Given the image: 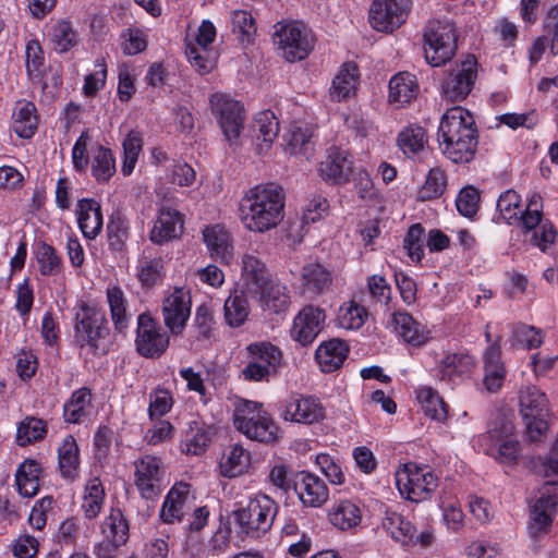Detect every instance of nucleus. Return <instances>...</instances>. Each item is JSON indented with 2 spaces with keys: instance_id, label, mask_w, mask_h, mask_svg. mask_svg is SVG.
Instances as JSON below:
<instances>
[{
  "instance_id": "f257e3e1",
  "label": "nucleus",
  "mask_w": 558,
  "mask_h": 558,
  "mask_svg": "<svg viewBox=\"0 0 558 558\" xmlns=\"http://www.w3.org/2000/svg\"><path fill=\"white\" fill-rule=\"evenodd\" d=\"M520 204V195L513 190H508L499 196L497 209L509 225H517L521 227L524 232L533 231L532 243L545 252L547 247L555 242L557 231L550 221L542 219V196L537 193H533L524 210L521 208Z\"/></svg>"
},
{
  "instance_id": "f03ea898",
  "label": "nucleus",
  "mask_w": 558,
  "mask_h": 558,
  "mask_svg": "<svg viewBox=\"0 0 558 558\" xmlns=\"http://www.w3.org/2000/svg\"><path fill=\"white\" fill-rule=\"evenodd\" d=\"M441 153L454 163L469 162L477 147V130L473 116L462 107L448 109L438 129Z\"/></svg>"
},
{
  "instance_id": "7ed1b4c3",
  "label": "nucleus",
  "mask_w": 558,
  "mask_h": 558,
  "mask_svg": "<svg viewBox=\"0 0 558 558\" xmlns=\"http://www.w3.org/2000/svg\"><path fill=\"white\" fill-rule=\"evenodd\" d=\"M283 189L276 183L260 184L250 189L240 204L241 219L246 229L266 232L276 228L283 219Z\"/></svg>"
},
{
  "instance_id": "20e7f679",
  "label": "nucleus",
  "mask_w": 558,
  "mask_h": 558,
  "mask_svg": "<svg viewBox=\"0 0 558 558\" xmlns=\"http://www.w3.org/2000/svg\"><path fill=\"white\" fill-rule=\"evenodd\" d=\"M233 424L252 440L269 444L278 438L279 427L262 404L254 401L241 399L235 402Z\"/></svg>"
},
{
  "instance_id": "39448f33",
  "label": "nucleus",
  "mask_w": 558,
  "mask_h": 558,
  "mask_svg": "<svg viewBox=\"0 0 558 558\" xmlns=\"http://www.w3.org/2000/svg\"><path fill=\"white\" fill-rule=\"evenodd\" d=\"M277 511L278 505L272 498L257 494L244 507L234 510L233 517L242 534L258 538L271 529Z\"/></svg>"
},
{
  "instance_id": "423d86ee",
  "label": "nucleus",
  "mask_w": 558,
  "mask_h": 558,
  "mask_svg": "<svg viewBox=\"0 0 558 558\" xmlns=\"http://www.w3.org/2000/svg\"><path fill=\"white\" fill-rule=\"evenodd\" d=\"M456 27L450 21L430 20L424 31V56L432 66H440L456 54Z\"/></svg>"
},
{
  "instance_id": "0eeeda50",
  "label": "nucleus",
  "mask_w": 558,
  "mask_h": 558,
  "mask_svg": "<svg viewBox=\"0 0 558 558\" xmlns=\"http://www.w3.org/2000/svg\"><path fill=\"white\" fill-rule=\"evenodd\" d=\"M274 44L289 62L305 59L313 49L311 32L296 21L278 22L275 26Z\"/></svg>"
},
{
  "instance_id": "6e6552de",
  "label": "nucleus",
  "mask_w": 558,
  "mask_h": 558,
  "mask_svg": "<svg viewBox=\"0 0 558 558\" xmlns=\"http://www.w3.org/2000/svg\"><path fill=\"white\" fill-rule=\"evenodd\" d=\"M210 109L217 118L226 141L232 149L242 145L240 135L244 126V108L240 101L221 93H215L209 98Z\"/></svg>"
},
{
  "instance_id": "1a4fd4ad",
  "label": "nucleus",
  "mask_w": 558,
  "mask_h": 558,
  "mask_svg": "<svg viewBox=\"0 0 558 558\" xmlns=\"http://www.w3.org/2000/svg\"><path fill=\"white\" fill-rule=\"evenodd\" d=\"M109 336L105 312L96 306L82 303L75 314L74 338L80 347H88L95 353L100 340Z\"/></svg>"
},
{
  "instance_id": "9d476101",
  "label": "nucleus",
  "mask_w": 558,
  "mask_h": 558,
  "mask_svg": "<svg viewBox=\"0 0 558 558\" xmlns=\"http://www.w3.org/2000/svg\"><path fill=\"white\" fill-rule=\"evenodd\" d=\"M396 483L402 495L411 501L418 502L430 497L438 486V478L427 468L408 463L396 474Z\"/></svg>"
},
{
  "instance_id": "9b49d317",
  "label": "nucleus",
  "mask_w": 558,
  "mask_h": 558,
  "mask_svg": "<svg viewBox=\"0 0 558 558\" xmlns=\"http://www.w3.org/2000/svg\"><path fill=\"white\" fill-rule=\"evenodd\" d=\"M476 65L473 56L454 63L442 80L441 96L451 102L463 100L474 86L477 76Z\"/></svg>"
},
{
  "instance_id": "f8f14e48",
  "label": "nucleus",
  "mask_w": 558,
  "mask_h": 558,
  "mask_svg": "<svg viewBox=\"0 0 558 558\" xmlns=\"http://www.w3.org/2000/svg\"><path fill=\"white\" fill-rule=\"evenodd\" d=\"M135 345L137 352L149 359H157L169 347V337L147 314L137 317Z\"/></svg>"
},
{
  "instance_id": "ddd939ff",
  "label": "nucleus",
  "mask_w": 558,
  "mask_h": 558,
  "mask_svg": "<svg viewBox=\"0 0 558 558\" xmlns=\"http://www.w3.org/2000/svg\"><path fill=\"white\" fill-rule=\"evenodd\" d=\"M409 2V0H374L369 8L371 25L378 32H393L405 22Z\"/></svg>"
},
{
  "instance_id": "4468645a",
  "label": "nucleus",
  "mask_w": 558,
  "mask_h": 558,
  "mask_svg": "<svg viewBox=\"0 0 558 558\" xmlns=\"http://www.w3.org/2000/svg\"><path fill=\"white\" fill-rule=\"evenodd\" d=\"M325 413V408L318 399L310 396H291L281 407V417L284 421L306 425L320 422Z\"/></svg>"
},
{
  "instance_id": "2eb2a0df",
  "label": "nucleus",
  "mask_w": 558,
  "mask_h": 558,
  "mask_svg": "<svg viewBox=\"0 0 558 558\" xmlns=\"http://www.w3.org/2000/svg\"><path fill=\"white\" fill-rule=\"evenodd\" d=\"M190 314V294L181 288H175L162 303V316L166 327L172 335L182 333Z\"/></svg>"
},
{
  "instance_id": "dca6fc26",
  "label": "nucleus",
  "mask_w": 558,
  "mask_h": 558,
  "mask_svg": "<svg viewBox=\"0 0 558 558\" xmlns=\"http://www.w3.org/2000/svg\"><path fill=\"white\" fill-rule=\"evenodd\" d=\"M161 462L157 457L145 456L135 462V485L145 499L161 493Z\"/></svg>"
},
{
  "instance_id": "f3484780",
  "label": "nucleus",
  "mask_w": 558,
  "mask_h": 558,
  "mask_svg": "<svg viewBox=\"0 0 558 558\" xmlns=\"http://www.w3.org/2000/svg\"><path fill=\"white\" fill-rule=\"evenodd\" d=\"M326 314L323 310L307 305L294 317L292 338L302 345L311 344L324 328Z\"/></svg>"
},
{
  "instance_id": "a211bd4d",
  "label": "nucleus",
  "mask_w": 558,
  "mask_h": 558,
  "mask_svg": "<svg viewBox=\"0 0 558 558\" xmlns=\"http://www.w3.org/2000/svg\"><path fill=\"white\" fill-rule=\"evenodd\" d=\"M250 294L255 298L264 312L281 314L288 311L291 296L288 287L270 278Z\"/></svg>"
},
{
  "instance_id": "6ab92c4d",
  "label": "nucleus",
  "mask_w": 558,
  "mask_h": 558,
  "mask_svg": "<svg viewBox=\"0 0 558 558\" xmlns=\"http://www.w3.org/2000/svg\"><path fill=\"white\" fill-rule=\"evenodd\" d=\"M353 157L347 150L332 148L319 165V174L324 180L336 184H345L353 173Z\"/></svg>"
},
{
  "instance_id": "aec40b11",
  "label": "nucleus",
  "mask_w": 558,
  "mask_h": 558,
  "mask_svg": "<svg viewBox=\"0 0 558 558\" xmlns=\"http://www.w3.org/2000/svg\"><path fill=\"white\" fill-rule=\"evenodd\" d=\"M293 489L303 505L308 507H320L329 496L325 482L319 476L304 471L295 475Z\"/></svg>"
},
{
  "instance_id": "412c9836",
  "label": "nucleus",
  "mask_w": 558,
  "mask_h": 558,
  "mask_svg": "<svg viewBox=\"0 0 558 558\" xmlns=\"http://www.w3.org/2000/svg\"><path fill=\"white\" fill-rule=\"evenodd\" d=\"M483 362L484 387L488 392H496L501 388L506 377V368L501 360L499 339L487 347L483 355Z\"/></svg>"
},
{
  "instance_id": "4be33fe9",
  "label": "nucleus",
  "mask_w": 558,
  "mask_h": 558,
  "mask_svg": "<svg viewBox=\"0 0 558 558\" xmlns=\"http://www.w3.org/2000/svg\"><path fill=\"white\" fill-rule=\"evenodd\" d=\"M202 233L209 256L228 264L233 256V245L227 229L221 225L206 226Z\"/></svg>"
},
{
  "instance_id": "5701e85b",
  "label": "nucleus",
  "mask_w": 558,
  "mask_h": 558,
  "mask_svg": "<svg viewBox=\"0 0 558 558\" xmlns=\"http://www.w3.org/2000/svg\"><path fill=\"white\" fill-rule=\"evenodd\" d=\"M182 215L172 208L162 207L149 232V239L156 244L168 242L182 233Z\"/></svg>"
},
{
  "instance_id": "b1692460",
  "label": "nucleus",
  "mask_w": 558,
  "mask_h": 558,
  "mask_svg": "<svg viewBox=\"0 0 558 558\" xmlns=\"http://www.w3.org/2000/svg\"><path fill=\"white\" fill-rule=\"evenodd\" d=\"M390 324L395 332L408 344L420 347L428 340L424 326L407 312L392 313Z\"/></svg>"
},
{
  "instance_id": "393cba45",
  "label": "nucleus",
  "mask_w": 558,
  "mask_h": 558,
  "mask_svg": "<svg viewBox=\"0 0 558 558\" xmlns=\"http://www.w3.org/2000/svg\"><path fill=\"white\" fill-rule=\"evenodd\" d=\"M78 227L87 239H95L102 228L101 207L93 198L80 199L76 207Z\"/></svg>"
},
{
  "instance_id": "a878e982",
  "label": "nucleus",
  "mask_w": 558,
  "mask_h": 558,
  "mask_svg": "<svg viewBox=\"0 0 558 558\" xmlns=\"http://www.w3.org/2000/svg\"><path fill=\"white\" fill-rule=\"evenodd\" d=\"M258 154L267 151L279 134V122L271 111L259 112L252 125Z\"/></svg>"
},
{
  "instance_id": "bb28decb",
  "label": "nucleus",
  "mask_w": 558,
  "mask_h": 558,
  "mask_svg": "<svg viewBox=\"0 0 558 558\" xmlns=\"http://www.w3.org/2000/svg\"><path fill=\"white\" fill-rule=\"evenodd\" d=\"M381 526L386 533L402 546L414 545V525L396 510L387 509L384 512Z\"/></svg>"
},
{
  "instance_id": "cd10ccee",
  "label": "nucleus",
  "mask_w": 558,
  "mask_h": 558,
  "mask_svg": "<svg viewBox=\"0 0 558 558\" xmlns=\"http://www.w3.org/2000/svg\"><path fill=\"white\" fill-rule=\"evenodd\" d=\"M349 353L348 344L340 339H331L322 343L315 357L324 373H331L340 368Z\"/></svg>"
},
{
  "instance_id": "c85d7f7f",
  "label": "nucleus",
  "mask_w": 558,
  "mask_h": 558,
  "mask_svg": "<svg viewBox=\"0 0 558 558\" xmlns=\"http://www.w3.org/2000/svg\"><path fill=\"white\" fill-rule=\"evenodd\" d=\"M328 210L329 203L325 197L318 196L313 198L304 210L302 219L290 222L287 233L288 239L291 240L292 243L301 242L304 236L303 225L318 221L328 215Z\"/></svg>"
},
{
  "instance_id": "c756f323",
  "label": "nucleus",
  "mask_w": 558,
  "mask_h": 558,
  "mask_svg": "<svg viewBox=\"0 0 558 558\" xmlns=\"http://www.w3.org/2000/svg\"><path fill=\"white\" fill-rule=\"evenodd\" d=\"M58 466L60 474L68 481H74L80 472V450L75 438L68 435L58 447Z\"/></svg>"
},
{
  "instance_id": "7c9ffc66",
  "label": "nucleus",
  "mask_w": 558,
  "mask_h": 558,
  "mask_svg": "<svg viewBox=\"0 0 558 558\" xmlns=\"http://www.w3.org/2000/svg\"><path fill=\"white\" fill-rule=\"evenodd\" d=\"M106 296L114 329L118 332H123L129 327L132 317L128 312L125 294L119 286L109 284Z\"/></svg>"
},
{
  "instance_id": "2f4dec72",
  "label": "nucleus",
  "mask_w": 558,
  "mask_h": 558,
  "mask_svg": "<svg viewBox=\"0 0 558 558\" xmlns=\"http://www.w3.org/2000/svg\"><path fill=\"white\" fill-rule=\"evenodd\" d=\"M245 350L247 360L269 367V369L276 373L279 372L283 360V354L279 347L269 341H256L250 343Z\"/></svg>"
},
{
  "instance_id": "473e14b6",
  "label": "nucleus",
  "mask_w": 558,
  "mask_h": 558,
  "mask_svg": "<svg viewBox=\"0 0 558 558\" xmlns=\"http://www.w3.org/2000/svg\"><path fill=\"white\" fill-rule=\"evenodd\" d=\"M330 523L341 531H349L360 525L362 512L351 500H340L332 505L328 512Z\"/></svg>"
},
{
  "instance_id": "72a5a7b5",
  "label": "nucleus",
  "mask_w": 558,
  "mask_h": 558,
  "mask_svg": "<svg viewBox=\"0 0 558 558\" xmlns=\"http://www.w3.org/2000/svg\"><path fill=\"white\" fill-rule=\"evenodd\" d=\"M475 367V359L464 352L447 354L438 364L441 379L454 381L469 375Z\"/></svg>"
},
{
  "instance_id": "f704fd0d",
  "label": "nucleus",
  "mask_w": 558,
  "mask_h": 558,
  "mask_svg": "<svg viewBox=\"0 0 558 558\" xmlns=\"http://www.w3.org/2000/svg\"><path fill=\"white\" fill-rule=\"evenodd\" d=\"M35 105L31 101L19 100L12 113V126L22 138H31L37 130Z\"/></svg>"
},
{
  "instance_id": "c9c22d12",
  "label": "nucleus",
  "mask_w": 558,
  "mask_h": 558,
  "mask_svg": "<svg viewBox=\"0 0 558 558\" xmlns=\"http://www.w3.org/2000/svg\"><path fill=\"white\" fill-rule=\"evenodd\" d=\"M357 68L353 63H344L335 76L329 94L332 100L342 101L355 93Z\"/></svg>"
},
{
  "instance_id": "e433bc0d",
  "label": "nucleus",
  "mask_w": 558,
  "mask_h": 558,
  "mask_svg": "<svg viewBox=\"0 0 558 558\" xmlns=\"http://www.w3.org/2000/svg\"><path fill=\"white\" fill-rule=\"evenodd\" d=\"M210 438V429L204 423L192 421L181 442V450L186 454H202L206 451Z\"/></svg>"
},
{
  "instance_id": "4c0bfd02",
  "label": "nucleus",
  "mask_w": 558,
  "mask_h": 558,
  "mask_svg": "<svg viewBox=\"0 0 558 558\" xmlns=\"http://www.w3.org/2000/svg\"><path fill=\"white\" fill-rule=\"evenodd\" d=\"M187 494L189 486L185 484L175 485L170 489L160 510V518L165 523L182 520Z\"/></svg>"
},
{
  "instance_id": "58836bf2",
  "label": "nucleus",
  "mask_w": 558,
  "mask_h": 558,
  "mask_svg": "<svg viewBox=\"0 0 558 558\" xmlns=\"http://www.w3.org/2000/svg\"><path fill=\"white\" fill-rule=\"evenodd\" d=\"M418 85L413 74L401 72L389 81V101L409 104L416 97Z\"/></svg>"
},
{
  "instance_id": "ea45409f",
  "label": "nucleus",
  "mask_w": 558,
  "mask_h": 558,
  "mask_svg": "<svg viewBox=\"0 0 558 558\" xmlns=\"http://www.w3.org/2000/svg\"><path fill=\"white\" fill-rule=\"evenodd\" d=\"M302 281L303 288L307 292L318 295L330 287L332 278L325 266L318 263H310L303 267Z\"/></svg>"
},
{
  "instance_id": "a19ab883",
  "label": "nucleus",
  "mask_w": 558,
  "mask_h": 558,
  "mask_svg": "<svg viewBox=\"0 0 558 558\" xmlns=\"http://www.w3.org/2000/svg\"><path fill=\"white\" fill-rule=\"evenodd\" d=\"M40 466L35 460H25L17 469L15 483L23 497H34L39 488Z\"/></svg>"
},
{
  "instance_id": "79ce46f5",
  "label": "nucleus",
  "mask_w": 558,
  "mask_h": 558,
  "mask_svg": "<svg viewBox=\"0 0 558 558\" xmlns=\"http://www.w3.org/2000/svg\"><path fill=\"white\" fill-rule=\"evenodd\" d=\"M223 311L225 320L228 326L232 328L242 326L246 322L251 312L248 301L244 292H232L225 301Z\"/></svg>"
},
{
  "instance_id": "37998d69",
  "label": "nucleus",
  "mask_w": 558,
  "mask_h": 558,
  "mask_svg": "<svg viewBox=\"0 0 558 558\" xmlns=\"http://www.w3.org/2000/svg\"><path fill=\"white\" fill-rule=\"evenodd\" d=\"M92 402L89 389L80 388L75 390L70 400L63 407V416L68 423H81L88 414Z\"/></svg>"
},
{
  "instance_id": "c03bdc74",
  "label": "nucleus",
  "mask_w": 558,
  "mask_h": 558,
  "mask_svg": "<svg viewBox=\"0 0 558 558\" xmlns=\"http://www.w3.org/2000/svg\"><path fill=\"white\" fill-rule=\"evenodd\" d=\"M105 496V489L99 478L95 477L87 482L81 506L86 519L93 520L98 517Z\"/></svg>"
},
{
  "instance_id": "a18cd8bd",
  "label": "nucleus",
  "mask_w": 558,
  "mask_h": 558,
  "mask_svg": "<svg viewBox=\"0 0 558 558\" xmlns=\"http://www.w3.org/2000/svg\"><path fill=\"white\" fill-rule=\"evenodd\" d=\"M426 143V132L418 125H410L398 135V146L409 158H414L424 150Z\"/></svg>"
},
{
  "instance_id": "49530a36",
  "label": "nucleus",
  "mask_w": 558,
  "mask_h": 558,
  "mask_svg": "<svg viewBox=\"0 0 558 558\" xmlns=\"http://www.w3.org/2000/svg\"><path fill=\"white\" fill-rule=\"evenodd\" d=\"M242 269L248 293L271 278L265 264L254 254L243 256Z\"/></svg>"
},
{
  "instance_id": "de8ad7c7",
  "label": "nucleus",
  "mask_w": 558,
  "mask_h": 558,
  "mask_svg": "<svg viewBox=\"0 0 558 558\" xmlns=\"http://www.w3.org/2000/svg\"><path fill=\"white\" fill-rule=\"evenodd\" d=\"M547 405L546 395L538 388L532 386L521 392L520 407L524 418L544 416L547 412Z\"/></svg>"
},
{
  "instance_id": "09e8293b",
  "label": "nucleus",
  "mask_w": 558,
  "mask_h": 558,
  "mask_svg": "<svg viewBox=\"0 0 558 558\" xmlns=\"http://www.w3.org/2000/svg\"><path fill=\"white\" fill-rule=\"evenodd\" d=\"M166 275L161 258L142 257L136 266V277L143 288H151L161 282Z\"/></svg>"
},
{
  "instance_id": "8fccbe9b",
  "label": "nucleus",
  "mask_w": 558,
  "mask_h": 558,
  "mask_svg": "<svg viewBox=\"0 0 558 558\" xmlns=\"http://www.w3.org/2000/svg\"><path fill=\"white\" fill-rule=\"evenodd\" d=\"M101 533L106 538L118 544H125L129 538V524L120 509H111L101 524Z\"/></svg>"
},
{
  "instance_id": "3c124183",
  "label": "nucleus",
  "mask_w": 558,
  "mask_h": 558,
  "mask_svg": "<svg viewBox=\"0 0 558 558\" xmlns=\"http://www.w3.org/2000/svg\"><path fill=\"white\" fill-rule=\"evenodd\" d=\"M417 400L427 416L438 422L447 418V404L441 397L430 387H423L417 391Z\"/></svg>"
},
{
  "instance_id": "603ef678",
  "label": "nucleus",
  "mask_w": 558,
  "mask_h": 558,
  "mask_svg": "<svg viewBox=\"0 0 558 558\" xmlns=\"http://www.w3.org/2000/svg\"><path fill=\"white\" fill-rule=\"evenodd\" d=\"M312 132L307 126L293 125L287 140V149L291 155L308 159L313 153Z\"/></svg>"
},
{
  "instance_id": "864d4df0",
  "label": "nucleus",
  "mask_w": 558,
  "mask_h": 558,
  "mask_svg": "<svg viewBox=\"0 0 558 558\" xmlns=\"http://www.w3.org/2000/svg\"><path fill=\"white\" fill-rule=\"evenodd\" d=\"M250 453L241 445H234L220 463L221 474L230 478L235 477L247 468Z\"/></svg>"
},
{
  "instance_id": "5fc2aeb1",
  "label": "nucleus",
  "mask_w": 558,
  "mask_h": 558,
  "mask_svg": "<svg viewBox=\"0 0 558 558\" xmlns=\"http://www.w3.org/2000/svg\"><path fill=\"white\" fill-rule=\"evenodd\" d=\"M124 159L121 171L124 175L132 173L143 148V137L138 131L132 130L122 143Z\"/></svg>"
},
{
  "instance_id": "6e6d98bb",
  "label": "nucleus",
  "mask_w": 558,
  "mask_h": 558,
  "mask_svg": "<svg viewBox=\"0 0 558 558\" xmlns=\"http://www.w3.org/2000/svg\"><path fill=\"white\" fill-rule=\"evenodd\" d=\"M447 186L445 171L440 168L429 170L425 183L417 193V199L425 202L437 198L442 195Z\"/></svg>"
},
{
  "instance_id": "4d7b16f0",
  "label": "nucleus",
  "mask_w": 558,
  "mask_h": 558,
  "mask_svg": "<svg viewBox=\"0 0 558 558\" xmlns=\"http://www.w3.org/2000/svg\"><path fill=\"white\" fill-rule=\"evenodd\" d=\"M116 172V163L110 149L98 146L94 153L92 173L98 182H107Z\"/></svg>"
},
{
  "instance_id": "13d9d810",
  "label": "nucleus",
  "mask_w": 558,
  "mask_h": 558,
  "mask_svg": "<svg viewBox=\"0 0 558 558\" xmlns=\"http://www.w3.org/2000/svg\"><path fill=\"white\" fill-rule=\"evenodd\" d=\"M36 259L43 276H54L61 271V258L58 256L57 251L45 242H40L37 245Z\"/></svg>"
},
{
  "instance_id": "bf43d9fd",
  "label": "nucleus",
  "mask_w": 558,
  "mask_h": 558,
  "mask_svg": "<svg viewBox=\"0 0 558 558\" xmlns=\"http://www.w3.org/2000/svg\"><path fill=\"white\" fill-rule=\"evenodd\" d=\"M51 41L54 50L66 52L76 45V33L69 21H60L51 27Z\"/></svg>"
},
{
  "instance_id": "052dcab7",
  "label": "nucleus",
  "mask_w": 558,
  "mask_h": 558,
  "mask_svg": "<svg viewBox=\"0 0 558 558\" xmlns=\"http://www.w3.org/2000/svg\"><path fill=\"white\" fill-rule=\"evenodd\" d=\"M543 333L541 329L525 324H520L512 329V344L531 350L541 347Z\"/></svg>"
},
{
  "instance_id": "680f3d73",
  "label": "nucleus",
  "mask_w": 558,
  "mask_h": 558,
  "mask_svg": "<svg viewBox=\"0 0 558 558\" xmlns=\"http://www.w3.org/2000/svg\"><path fill=\"white\" fill-rule=\"evenodd\" d=\"M129 223L121 217L112 218L107 226L109 248L114 252H122L125 248L130 236Z\"/></svg>"
},
{
  "instance_id": "e2e57ef3",
  "label": "nucleus",
  "mask_w": 558,
  "mask_h": 558,
  "mask_svg": "<svg viewBox=\"0 0 558 558\" xmlns=\"http://www.w3.org/2000/svg\"><path fill=\"white\" fill-rule=\"evenodd\" d=\"M46 432V424L43 420L36 417L25 418L17 428L16 439L19 445L26 446L43 439Z\"/></svg>"
},
{
  "instance_id": "0e129e2a",
  "label": "nucleus",
  "mask_w": 558,
  "mask_h": 558,
  "mask_svg": "<svg viewBox=\"0 0 558 558\" xmlns=\"http://www.w3.org/2000/svg\"><path fill=\"white\" fill-rule=\"evenodd\" d=\"M26 70L31 78H39L45 62L44 51L38 40L32 39L26 44Z\"/></svg>"
},
{
  "instance_id": "69168bd1",
  "label": "nucleus",
  "mask_w": 558,
  "mask_h": 558,
  "mask_svg": "<svg viewBox=\"0 0 558 558\" xmlns=\"http://www.w3.org/2000/svg\"><path fill=\"white\" fill-rule=\"evenodd\" d=\"M122 50L126 56H134L147 47L146 35L140 28H126L122 32Z\"/></svg>"
},
{
  "instance_id": "338daca9",
  "label": "nucleus",
  "mask_w": 558,
  "mask_h": 558,
  "mask_svg": "<svg viewBox=\"0 0 558 558\" xmlns=\"http://www.w3.org/2000/svg\"><path fill=\"white\" fill-rule=\"evenodd\" d=\"M478 191L473 186H468L460 191L456 199V206L462 216L471 218L478 209Z\"/></svg>"
},
{
  "instance_id": "774afa93",
  "label": "nucleus",
  "mask_w": 558,
  "mask_h": 558,
  "mask_svg": "<svg viewBox=\"0 0 558 558\" xmlns=\"http://www.w3.org/2000/svg\"><path fill=\"white\" fill-rule=\"evenodd\" d=\"M520 444L513 439L501 441L496 448L487 449V453L504 464H512L519 457Z\"/></svg>"
}]
</instances>
